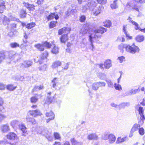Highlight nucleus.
Listing matches in <instances>:
<instances>
[{"mask_svg":"<svg viewBox=\"0 0 145 145\" xmlns=\"http://www.w3.org/2000/svg\"><path fill=\"white\" fill-rule=\"evenodd\" d=\"M48 56V52L46 51L44 53L42 54L41 56V59H46Z\"/></svg>","mask_w":145,"mask_h":145,"instance_id":"39","label":"nucleus"},{"mask_svg":"<svg viewBox=\"0 0 145 145\" xmlns=\"http://www.w3.org/2000/svg\"><path fill=\"white\" fill-rule=\"evenodd\" d=\"M57 23V22L53 21L51 22L49 24V26L50 28H53L56 26V24Z\"/></svg>","mask_w":145,"mask_h":145,"instance_id":"49","label":"nucleus"},{"mask_svg":"<svg viewBox=\"0 0 145 145\" xmlns=\"http://www.w3.org/2000/svg\"><path fill=\"white\" fill-rule=\"evenodd\" d=\"M47 68V65L46 64H44L40 68V70L43 71L46 70Z\"/></svg>","mask_w":145,"mask_h":145,"instance_id":"56","label":"nucleus"},{"mask_svg":"<svg viewBox=\"0 0 145 145\" xmlns=\"http://www.w3.org/2000/svg\"><path fill=\"white\" fill-rule=\"evenodd\" d=\"M127 5L132 9L138 12H140L139 9L138 8V6L137 3H136L134 2L133 3H127Z\"/></svg>","mask_w":145,"mask_h":145,"instance_id":"10","label":"nucleus"},{"mask_svg":"<svg viewBox=\"0 0 145 145\" xmlns=\"http://www.w3.org/2000/svg\"><path fill=\"white\" fill-rule=\"evenodd\" d=\"M99 88V87H104L105 86L106 84L104 82H97Z\"/></svg>","mask_w":145,"mask_h":145,"instance_id":"53","label":"nucleus"},{"mask_svg":"<svg viewBox=\"0 0 145 145\" xmlns=\"http://www.w3.org/2000/svg\"><path fill=\"white\" fill-rule=\"evenodd\" d=\"M21 14H20V16L22 18H25L26 17V13L25 11L22 10L21 11Z\"/></svg>","mask_w":145,"mask_h":145,"instance_id":"55","label":"nucleus"},{"mask_svg":"<svg viewBox=\"0 0 145 145\" xmlns=\"http://www.w3.org/2000/svg\"><path fill=\"white\" fill-rule=\"evenodd\" d=\"M98 76L99 78L102 80H104L106 77V75L102 73H99Z\"/></svg>","mask_w":145,"mask_h":145,"instance_id":"52","label":"nucleus"},{"mask_svg":"<svg viewBox=\"0 0 145 145\" xmlns=\"http://www.w3.org/2000/svg\"><path fill=\"white\" fill-rule=\"evenodd\" d=\"M140 124L135 123L133 125L131 130L135 132L138 130L139 129L138 128L140 127Z\"/></svg>","mask_w":145,"mask_h":145,"instance_id":"28","label":"nucleus"},{"mask_svg":"<svg viewBox=\"0 0 145 145\" xmlns=\"http://www.w3.org/2000/svg\"><path fill=\"white\" fill-rule=\"evenodd\" d=\"M28 115H30L35 117L37 116H40L42 114L40 111L38 110H30L29 111L27 114Z\"/></svg>","mask_w":145,"mask_h":145,"instance_id":"6","label":"nucleus"},{"mask_svg":"<svg viewBox=\"0 0 145 145\" xmlns=\"http://www.w3.org/2000/svg\"><path fill=\"white\" fill-rule=\"evenodd\" d=\"M3 103V99L0 97V111H1L3 109L2 106Z\"/></svg>","mask_w":145,"mask_h":145,"instance_id":"54","label":"nucleus"},{"mask_svg":"<svg viewBox=\"0 0 145 145\" xmlns=\"http://www.w3.org/2000/svg\"><path fill=\"white\" fill-rule=\"evenodd\" d=\"M127 140V137H124L122 138L121 137H118L117 139L116 143L117 144H120L124 142Z\"/></svg>","mask_w":145,"mask_h":145,"instance_id":"26","label":"nucleus"},{"mask_svg":"<svg viewBox=\"0 0 145 145\" xmlns=\"http://www.w3.org/2000/svg\"><path fill=\"white\" fill-rule=\"evenodd\" d=\"M48 132V131L46 130H44L42 132L38 131V133H39L43 135H45L47 134Z\"/></svg>","mask_w":145,"mask_h":145,"instance_id":"62","label":"nucleus"},{"mask_svg":"<svg viewBox=\"0 0 145 145\" xmlns=\"http://www.w3.org/2000/svg\"><path fill=\"white\" fill-rule=\"evenodd\" d=\"M58 79L57 78H54L51 81L52 87L55 89H56L57 87V84L58 83Z\"/></svg>","mask_w":145,"mask_h":145,"instance_id":"17","label":"nucleus"},{"mask_svg":"<svg viewBox=\"0 0 145 145\" xmlns=\"http://www.w3.org/2000/svg\"><path fill=\"white\" fill-rule=\"evenodd\" d=\"M4 59H7L6 53L3 52H0V63Z\"/></svg>","mask_w":145,"mask_h":145,"instance_id":"29","label":"nucleus"},{"mask_svg":"<svg viewBox=\"0 0 145 145\" xmlns=\"http://www.w3.org/2000/svg\"><path fill=\"white\" fill-rule=\"evenodd\" d=\"M10 47L13 48H16L17 47H19V45L16 42H12L10 44Z\"/></svg>","mask_w":145,"mask_h":145,"instance_id":"46","label":"nucleus"},{"mask_svg":"<svg viewBox=\"0 0 145 145\" xmlns=\"http://www.w3.org/2000/svg\"><path fill=\"white\" fill-rule=\"evenodd\" d=\"M126 51L132 54H134L137 53H138L140 51L139 48L135 45V43H133L131 46L127 45L126 46Z\"/></svg>","mask_w":145,"mask_h":145,"instance_id":"3","label":"nucleus"},{"mask_svg":"<svg viewBox=\"0 0 145 145\" xmlns=\"http://www.w3.org/2000/svg\"><path fill=\"white\" fill-rule=\"evenodd\" d=\"M132 24L135 26V30H137L139 29L140 27L139 26L138 24L135 22H132Z\"/></svg>","mask_w":145,"mask_h":145,"instance_id":"50","label":"nucleus"},{"mask_svg":"<svg viewBox=\"0 0 145 145\" xmlns=\"http://www.w3.org/2000/svg\"><path fill=\"white\" fill-rule=\"evenodd\" d=\"M51 114V118H49L48 119H47L46 122L47 123H48L51 120H53L54 118L55 115L51 111L50 112L46 113V116L47 117H50V116L49 115V114Z\"/></svg>","mask_w":145,"mask_h":145,"instance_id":"23","label":"nucleus"},{"mask_svg":"<svg viewBox=\"0 0 145 145\" xmlns=\"http://www.w3.org/2000/svg\"><path fill=\"white\" fill-rule=\"evenodd\" d=\"M1 129L3 133H7L10 130L9 126L7 124L2 125L1 127Z\"/></svg>","mask_w":145,"mask_h":145,"instance_id":"14","label":"nucleus"},{"mask_svg":"<svg viewBox=\"0 0 145 145\" xmlns=\"http://www.w3.org/2000/svg\"><path fill=\"white\" fill-rule=\"evenodd\" d=\"M34 47L40 51H43L44 50V47L43 44H38L34 45Z\"/></svg>","mask_w":145,"mask_h":145,"instance_id":"24","label":"nucleus"},{"mask_svg":"<svg viewBox=\"0 0 145 145\" xmlns=\"http://www.w3.org/2000/svg\"><path fill=\"white\" fill-rule=\"evenodd\" d=\"M144 109L141 106H140L139 107L138 112L140 115L142 114H144Z\"/></svg>","mask_w":145,"mask_h":145,"instance_id":"60","label":"nucleus"},{"mask_svg":"<svg viewBox=\"0 0 145 145\" xmlns=\"http://www.w3.org/2000/svg\"><path fill=\"white\" fill-rule=\"evenodd\" d=\"M7 137L8 139L11 140H17L18 138L17 135L15 133L12 132H10L8 133Z\"/></svg>","mask_w":145,"mask_h":145,"instance_id":"8","label":"nucleus"},{"mask_svg":"<svg viewBox=\"0 0 145 145\" xmlns=\"http://www.w3.org/2000/svg\"><path fill=\"white\" fill-rule=\"evenodd\" d=\"M99 88V86L97 82L93 83L92 85V88L93 89L96 91Z\"/></svg>","mask_w":145,"mask_h":145,"instance_id":"44","label":"nucleus"},{"mask_svg":"<svg viewBox=\"0 0 145 145\" xmlns=\"http://www.w3.org/2000/svg\"><path fill=\"white\" fill-rule=\"evenodd\" d=\"M71 30V29L69 27H63L58 31V34L60 35L63 33L67 34Z\"/></svg>","mask_w":145,"mask_h":145,"instance_id":"9","label":"nucleus"},{"mask_svg":"<svg viewBox=\"0 0 145 145\" xmlns=\"http://www.w3.org/2000/svg\"><path fill=\"white\" fill-rule=\"evenodd\" d=\"M34 7V6L33 5L30 4L29 6L27 9L29 10L33 11L35 9Z\"/></svg>","mask_w":145,"mask_h":145,"instance_id":"64","label":"nucleus"},{"mask_svg":"<svg viewBox=\"0 0 145 145\" xmlns=\"http://www.w3.org/2000/svg\"><path fill=\"white\" fill-rule=\"evenodd\" d=\"M7 59H9L10 60H13L15 59H18L19 55L17 54H15L14 51H10L7 52H5Z\"/></svg>","mask_w":145,"mask_h":145,"instance_id":"4","label":"nucleus"},{"mask_svg":"<svg viewBox=\"0 0 145 145\" xmlns=\"http://www.w3.org/2000/svg\"><path fill=\"white\" fill-rule=\"evenodd\" d=\"M129 104L128 103H123L120 104L119 105V109L121 108H125L126 106H129Z\"/></svg>","mask_w":145,"mask_h":145,"instance_id":"34","label":"nucleus"},{"mask_svg":"<svg viewBox=\"0 0 145 145\" xmlns=\"http://www.w3.org/2000/svg\"><path fill=\"white\" fill-rule=\"evenodd\" d=\"M69 12H71V13L73 14L76 12L77 10L75 9V7H74L72 6L69 7L67 10Z\"/></svg>","mask_w":145,"mask_h":145,"instance_id":"42","label":"nucleus"},{"mask_svg":"<svg viewBox=\"0 0 145 145\" xmlns=\"http://www.w3.org/2000/svg\"><path fill=\"white\" fill-rule=\"evenodd\" d=\"M115 89L117 90L121 91L122 90V88L121 86L118 84L116 83L114 84V86Z\"/></svg>","mask_w":145,"mask_h":145,"instance_id":"37","label":"nucleus"},{"mask_svg":"<svg viewBox=\"0 0 145 145\" xmlns=\"http://www.w3.org/2000/svg\"><path fill=\"white\" fill-rule=\"evenodd\" d=\"M111 22L110 20H107L104 22V25L107 27H109L111 25Z\"/></svg>","mask_w":145,"mask_h":145,"instance_id":"41","label":"nucleus"},{"mask_svg":"<svg viewBox=\"0 0 145 145\" xmlns=\"http://www.w3.org/2000/svg\"><path fill=\"white\" fill-rule=\"evenodd\" d=\"M107 31L106 28H105L102 27H100L99 29L95 30L94 31V34H91L89 36V41L91 43V50L93 51V49L94 47L93 44V39H94L95 37H98L101 35V34Z\"/></svg>","mask_w":145,"mask_h":145,"instance_id":"1","label":"nucleus"},{"mask_svg":"<svg viewBox=\"0 0 145 145\" xmlns=\"http://www.w3.org/2000/svg\"><path fill=\"white\" fill-rule=\"evenodd\" d=\"M38 98L37 96H33L31 97L30 99L31 103H35L37 101Z\"/></svg>","mask_w":145,"mask_h":145,"instance_id":"40","label":"nucleus"},{"mask_svg":"<svg viewBox=\"0 0 145 145\" xmlns=\"http://www.w3.org/2000/svg\"><path fill=\"white\" fill-rule=\"evenodd\" d=\"M10 125L14 128H19L23 133H25L27 131L25 126L18 120H13L10 121Z\"/></svg>","mask_w":145,"mask_h":145,"instance_id":"2","label":"nucleus"},{"mask_svg":"<svg viewBox=\"0 0 145 145\" xmlns=\"http://www.w3.org/2000/svg\"><path fill=\"white\" fill-rule=\"evenodd\" d=\"M139 134L141 135H143L144 134V130L143 127L140 128L138 129Z\"/></svg>","mask_w":145,"mask_h":145,"instance_id":"51","label":"nucleus"},{"mask_svg":"<svg viewBox=\"0 0 145 145\" xmlns=\"http://www.w3.org/2000/svg\"><path fill=\"white\" fill-rule=\"evenodd\" d=\"M6 88L8 90L10 91H13L16 89V86H14L12 84H10L7 86Z\"/></svg>","mask_w":145,"mask_h":145,"instance_id":"33","label":"nucleus"},{"mask_svg":"<svg viewBox=\"0 0 145 145\" xmlns=\"http://www.w3.org/2000/svg\"><path fill=\"white\" fill-rule=\"evenodd\" d=\"M32 64V62L31 61H25L21 64V66L23 68L29 67Z\"/></svg>","mask_w":145,"mask_h":145,"instance_id":"13","label":"nucleus"},{"mask_svg":"<svg viewBox=\"0 0 145 145\" xmlns=\"http://www.w3.org/2000/svg\"><path fill=\"white\" fill-rule=\"evenodd\" d=\"M51 93V92H50L48 93V96H47V99L48 101V103H51L52 102L53 99H54V96L50 97V96Z\"/></svg>","mask_w":145,"mask_h":145,"instance_id":"38","label":"nucleus"},{"mask_svg":"<svg viewBox=\"0 0 145 145\" xmlns=\"http://www.w3.org/2000/svg\"><path fill=\"white\" fill-rule=\"evenodd\" d=\"M58 49V48L57 47L54 46L52 49L51 52L53 54H57L59 52Z\"/></svg>","mask_w":145,"mask_h":145,"instance_id":"45","label":"nucleus"},{"mask_svg":"<svg viewBox=\"0 0 145 145\" xmlns=\"http://www.w3.org/2000/svg\"><path fill=\"white\" fill-rule=\"evenodd\" d=\"M86 19V17L84 15L81 16L80 18V21L81 22H84Z\"/></svg>","mask_w":145,"mask_h":145,"instance_id":"59","label":"nucleus"},{"mask_svg":"<svg viewBox=\"0 0 145 145\" xmlns=\"http://www.w3.org/2000/svg\"><path fill=\"white\" fill-rule=\"evenodd\" d=\"M97 1L98 3L102 4H105L107 2V0H97Z\"/></svg>","mask_w":145,"mask_h":145,"instance_id":"63","label":"nucleus"},{"mask_svg":"<svg viewBox=\"0 0 145 145\" xmlns=\"http://www.w3.org/2000/svg\"><path fill=\"white\" fill-rule=\"evenodd\" d=\"M61 65V62L58 61H56L52 63V67L53 69H56L60 66Z\"/></svg>","mask_w":145,"mask_h":145,"instance_id":"20","label":"nucleus"},{"mask_svg":"<svg viewBox=\"0 0 145 145\" xmlns=\"http://www.w3.org/2000/svg\"><path fill=\"white\" fill-rule=\"evenodd\" d=\"M29 115L27 114V116H26V119L27 121L30 122L33 124H36V122L35 119L34 118L30 117L29 116Z\"/></svg>","mask_w":145,"mask_h":145,"instance_id":"27","label":"nucleus"},{"mask_svg":"<svg viewBox=\"0 0 145 145\" xmlns=\"http://www.w3.org/2000/svg\"><path fill=\"white\" fill-rule=\"evenodd\" d=\"M71 142L72 145H82V142L78 141L74 138H72L71 139Z\"/></svg>","mask_w":145,"mask_h":145,"instance_id":"25","label":"nucleus"},{"mask_svg":"<svg viewBox=\"0 0 145 145\" xmlns=\"http://www.w3.org/2000/svg\"><path fill=\"white\" fill-rule=\"evenodd\" d=\"M104 9V7L102 5L99 6L98 7H95L94 9L92 10L93 15L97 16Z\"/></svg>","mask_w":145,"mask_h":145,"instance_id":"5","label":"nucleus"},{"mask_svg":"<svg viewBox=\"0 0 145 145\" xmlns=\"http://www.w3.org/2000/svg\"><path fill=\"white\" fill-rule=\"evenodd\" d=\"M140 120L138 121V123L140 124V126L142 125L144 123V121L145 120V117L144 115V114H140Z\"/></svg>","mask_w":145,"mask_h":145,"instance_id":"30","label":"nucleus"},{"mask_svg":"<svg viewBox=\"0 0 145 145\" xmlns=\"http://www.w3.org/2000/svg\"><path fill=\"white\" fill-rule=\"evenodd\" d=\"M87 138L89 140H97L98 138V136L95 133H91L88 135Z\"/></svg>","mask_w":145,"mask_h":145,"instance_id":"16","label":"nucleus"},{"mask_svg":"<svg viewBox=\"0 0 145 145\" xmlns=\"http://www.w3.org/2000/svg\"><path fill=\"white\" fill-rule=\"evenodd\" d=\"M43 88V86L42 85H40L39 86H35L33 89V91H37L39 90L42 89Z\"/></svg>","mask_w":145,"mask_h":145,"instance_id":"43","label":"nucleus"},{"mask_svg":"<svg viewBox=\"0 0 145 145\" xmlns=\"http://www.w3.org/2000/svg\"><path fill=\"white\" fill-rule=\"evenodd\" d=\"M106 81L108 85V86L109 87L111 88H113L114 84H113L112 82L110 80H106Z\"/></svg>","mask_w":145,"mask_h":145,"instance_id":"36","label":"nucleus"},{"mask_svg":"<svg viewBox=\"0 0 145 145\" xmlns=\"http://www.w3.org/2000/svg\"><path fill=\"white\" fill-rule=\"evenodd\" d=\"M54 18L56 20L59 18V16L57 14L55 13H51L49 15L46 17V18L48 21L53 19Z\"/></svg>","mask_w":145,"mask_h":145,"instance_id":"12","label":"nucleus"},{"mask_svg":"<svg viewBox=\"0 0 145 145\" xmlns=\"http://www.w3.org/2000/svg\"><path fill=\"white\" fill-rule=\"evenodd\" d=\"M54 136L55 138L56 139H60L61 137L59 134L57 133H54Z\"/></svg>","mask_w":145,"mask_h":145,"instance_id":"58","label":"nucleus"},{"mask_svg":"<svg viewBox=\"0 0 145 145\" xmlns=\"http://www.w3.org/2000/svg\"><path fill=\"white\" fill-rule=\"evenodd\" d=\"M140 91V90L139 88L135 89H132L131 90L127 92L126 93V95L128 96L133 94H135L137 92H139Z\"/></svg>","mask_w":145,"mask_h":145,"instance_id":"19","label":"nucleus"},{"mask_svg":"<svg viewBox=\"0 0 145 145\" xmlns=\"http://www.w3.org/2000/svg\"><path fill=\"white\" fill-rule=\"evenodd\" d=\"M117 1V0H114L113 3L111 4L110 7L112 9H115L118 7Z\"/></svg>","mask_w":145,"mask_h":145,"instance_id":"32","label":"nucleus"},{"mask_svg":"<svg viewBox=\"0 0 145 145\" xmlns=\"http://www.w3.org/2000/svg\"><path fill=\"white\" fill-rule=\"evenodd\" d=\"M43 45L44 47L45 46L48 48H50L51 46V44L47 42H45L43 44Z\"/></svg>","mask_w":145,"mask_h":145,"instance_id":"57","label":"nucleus"},{"mask_svg":"<svg viewBox=\"0 0 145 145\" xmlns=\"http://www.w3.org/2000/svg\"><path fill=\"white\" fill-rule=\"evenodd\" d=\"M68 39L67 34L62 35L60 38V40L61 42L65 43L68 40Z\"/></svg>","mask_w":145,"mask_h":145,"instance_id":"21","label":"nucleus"},{"mask_svg":"<svg viewBox=\"0 0 145 145\" xmlns=\"http://www.w3.org/2000/svg\"><path fill=\"white\" fill-rule=\"evenodd\" d=\"M80 33L83 34H86V33H90L89 27L87 24L85 25L82 28Z\"/></svg>","mask_w":145,"mask_h":145,"instance_id":"11","label":"nucleus"},{"mask_svg":"<svg viewBox=\"0 0 145 145\" xmlns=\"http://www.w3.org/2000/svg\"><path fill=\"white\" fill-rule=\"evenodd\" d=\"M108 139L109 142L110 143L112 144L115 142L116 138L114 135L110 134L108 135Z\"/></svg>","mask_w":145,"mask_h":145,"instance_id":"15","label":"nucleus"},{"mask_svg":"<svg viewBox=\"0 0 145 145\" xmlns=\"http://www.w3.org/2000/svg\"><path fill=\"white\" fill-rule=\"evenodd\" d=\"M117 60H118L120 63H122L125 61V58L123 56L118 57Z\"/></svg>","mask_w":145,"mask_h":145,"instance_id":"47","label":"nucleus"},{"mask_svg":"<svg viewBox=\"0 0 145 145\" xmlns=\"http://www.w3.org/2000/svg\"><path fill=\"white\" fill-rule=\"evenodd\" d=\"M35 24L34 23H29L28 24L26 25V27L28 29H30L35 26Z\"/></svg>","mask_w":145,"mask_h":145,"instance_id":"48","label":"nucleus"},{"mask_svg":"<svg viewBox=\"0 0 145 145\" xmlns=\"http://www.w3.org/2000/svg\"><path fill=\"white\" fill-rule=\"evenodd\" d=\"M10 20L8 18L5 16H4L3 20V23L4 25H6L9 24Z\"/></svg>","mask_w":145,"mask_h":145,"instance_id":"35","label":"nucleus"},{"mask_svg":"<svg viewBox=\"0 0 145 145\" xmlns=\"http://www.w3.org/2000/svg\"><path fill=\"white\" fill-rule=\"evenodd\" d=\"M6 117V116L5 115L0 113V122H1Z\"/></svg>","mask_w":145,"mask_h":145,"instance_id":"61","label":"nucleus"},{"mask_svg":"<svg viewBox=\"0 0 145 145\" xmlns=\"http://www.w3.org/2000/svg\"><path fill=\"white\" fill-rule=\"evenodd\" d=\"M104 65L105 68L108 69H109L112 66L111 60L108 59L106 60L104 63Z\"/></svg>","mask_w":145,"mask_h":145,"instance_id":"18","label":"nucleus"},{"mask_svg":"<svg viewBox=\"0 0 145 145\" xmlns=\"http://www.w3.org/2000/svg\"><path fill=\"white\" fill-rule=\"evenodd\" d=\"M97 5V3L93 1H91L88 2L87 4L88 8L91 11L94 9V8L96 7Z\"/></svg>","mask_w":145,"mask_h":145,"instance_id":"7","label":"nucleus"},{"mask_svg":"<svg viewBox=\"0 0 145 145\" xmlns=\"http://www.w3.org/2000/svg\"><path fill=\"white\" fill-rule=\"evenodd\" d=\"M127 46V44H122L118 46V48L120 50V52L122 53H123L124 51L123 49L124 48H125L126 50V46Z\"/></svg>","mask_w":145,"mask_h":145,"instance_id":"31","label":"nucleus"},{"mask_svg":"<svg viewBox=\"0 0 145 145\" xmlns=\"http://www.w3.org/2000/svg\"><path fill=\"white\" fill-rule=\"evenodd\" d=\"M144 39V37L143 35H139L137 36L135 38L136 41L139 42L143 41Z\"/></svg>","mask_w":145,"mask_h":145,"instance_id":"22","label":"nucleus"}]
</instances>
